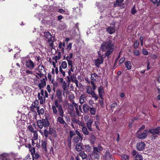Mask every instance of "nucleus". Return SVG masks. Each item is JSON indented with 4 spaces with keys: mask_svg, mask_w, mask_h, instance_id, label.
Segmentation results:
<instances>
[{
    "mask_svg": "<svg viewBox=\"0 0 160 160\" xmlns=\"http://www.w3.org/2000/svg\"><path fill=\"white\" fill-rule=\"evenodd\" d=\"M83 135L81 134L77 130H76L75 132L73 131H71L69 132V135L68 137L67 141L69 144H71V140L72 138H73L72 141L75 143H77L79 140H82L83 138L82 136Z\"/></svg>",
    "mask_w": 160,
    "mask_h": 160,
    "instance_id": "obj_1",
    "label": "nucleus"
},
{
    "mask_svg": "<svg viewBox=\"0 0 160 160\" xmlns=\"http://www.w3.org/2000/svg\"><path fill=\"white\" fill-rule=\"evenodd\" d=\"M100 48L103 51H105L107 50L105 55L106 56H108L111 53L113 48V45L112 43V41L108 40L104 42L101 44Z\"/></svg>",
    "mask_w": 160,
    "mask_h": 160,
    "instance_id": "obj_2",
    "label": "nucleus"
},
{
    "mask_svg": "<svg viewBox=\"0 0 160 160\" xmlns=\"http://www.w3.org/2000/svg\"><path fill=\"white\" fill-rule=\"evenodd\" d=\"M38 127L41 129L43 127L46 128L48 127L49 125L48 120L47 118L42 119L41 120H38L37 121Z\"/></svg>",
    "mask_w": 160,
    "mask_h": 160,
    "instance_id": "obj_3",
    "label": "nucleus"
},
{
    "mask_svg": "<svg viewBox=\"0 0 160 160\" xmlns=\"http://www.w3.org/2000/svg\"><path fill=\"white\" fill-rule=\"evenodd\" d=\"M38 70L39 73H37L36 77L39 78H41L42 76H44L46 74V72L45 68L42 65H40L38 66Z\"/></svg>",
    "mask_w": 160,
    "mask_h": 160,
    "instance_id": "obj_4",
    "label": "nucleus"
},
{
    "mask_svg": "<svg viewBox=\"0 0 160 160\" xmlns=\"http://www.w3.org/2000/svg\"><path fill=\"white\" fill-rule=\"evenodd\" d=\"M98 58L94 60L95 65L97 67H99L100 64L103 63L104 60V58L100 54L99 52H98Z\"/></svg>",
    "mask_w": 160,
    "mask_h": 160,
    "instance_id": "obj_5",
    "label": "nucleus"
},
{
    "mask_svg": "<svg viewBox=\"0 0 160 160\" xmlns=\"http://www.w3.org/2000/svg\"><path fill=\"white\" fill-rule=\"evenodd\" d=\"M24 61L25 62L24 63L26 67L29 69L32 70L34 68L35 65L31 60L30 59L27 60H23L22 61V63H23Z\"/></svg>",
    "mask_w": 160,
    "mask_h": 160,
    "instance_id": "obj_6",
    "label": "nucleus"
},
{
    "mask_svg": "<svg viewBox=\"0 0 160 160\" xmlns=\"http://www.w3.org/2000/svg\"><path fill=\"white\" fill-rule=\"evenodd\" d=\"M59 100H56L55 101V106L58 108V112L60 116L63 117L64 115V112L61 105L59 104L58 103Z\"/></svg>",
    "mask_w": 160,
    "mask_h": 160,
    "instance_id": "obj_7",
    "label": "nucleus"
},
{
    "mask_svg": "<svg viewBox=\"0 0 160 160\" xmlns=\"http://www.w3.org/2000/svg\"><path fill=\"white\" fill-rule=\"evenodd\" d=\"M68 87L69 86L67 85L65 81L62 83V87L63 89L62 95L64 96H65V94H67L69 93Z\"/></svg>",
    "mask_w": 160,
    "mask_h": 160,
    "instance_id": "obj_8",
    "label": "nucleus"
},
{
    "mask_svg": "<svg viewBox=\"0 0 160 160\" xmlns=\"http://www.w3.org/2000/svg\"><path fill=\"white\" fill-rule=\"evenodd\" d=\"M99 152H100L98 150L97 147L93 148V151L92 154L94 156V157L95 159H98L99 158Z\"/></svg>",
    "mask_w": 160,
    "mask_h": 160,
    "instance_id": "obj_9",
    "label": "nucleus"
},
{
    "mask_svg": "<svg viewBox=\"0 0 160 160\" xmlns=\"http://www.w3.org/2000/svg\"><path fill=\"white\" fill-rule=\"evenodd\" d=\"M62 91L60 89L57 90L56 92L55 97L59 100V102H61L62 101Z\"/></svg>",
    "mask_w": 160,
    "mask_h": 160,
    "instance_id": "obj_10",
    "label": "nucleus"
},
{
    "mask_svg": "<svg viewBox=\"0 0 160 160\" xmlns=\"http://www.w3.org/2000/svg\"><path fill=\"white\" fill-rule=\"evenodd\" d=\"M146 146L145 144L142 142H139L137 144V148L139 151L143 150Z\"/></svg>",
    "mask_w": 160,
    "mask_h": 160,
    "instance_id": "obj_11",
    "label": "nucleus"
},
{
    "mask_svg": "<svg viewBox=\"0 0 160 160\" xmlns=\"http://www.w3.org/2000/svg\"><path fill=\"white\" fill-rule=\"evenodd\" d=\"M38 100H36L33 103H32L31 106L30 110L33 112L35 111V108L37 109L38 107Z\"/></svg>",
    "mask_w": 160,
    "mask_h": 160,
    "instance_id": "obj_12",
    "label": "nucleus"
},
{
    "mask_svg": "<svg viewBox=\"0 0 160 160\" xmlns=\"http://www.w3.org/2000/svg\"><path fill=\"white\" fill-rule=\"evenodd\" d=\"M115 26L114 25H112L107 28V31L110 34H112L115 32Z\"/></svg>",
    "mask_w": 160,
    "mask_h": 160,
    "instance_id": "obj_13",
    "label": "nucleus"
},
{
    "mask_svg": "<svg viewBox=\"0 0 160 160\" xmlns=\"http://www.w3.org/2000/svg\"><path fill=\"white\" fill-rule=\"evenodd\" d=\"M98 92L99 96L102 100H103V96L104 94V91L103 88L101 87H99L98 88Z\"/></svg>",
    "mask_w": 160,
    "mask_h": 160,
    "instance_id": "obj_14",
    "label": "nucleus"
},
{
    "mask_svg": "<svg viewBox=\"0 0 160 160\" xmlns=\"http://www.w3.org/2000/svg\"><path fill=\"white\" fill-rule=\"evenodd\" d=\"M93 122V120L90 119L88 120L86 123L87 126L90 131H92V124Z\"/></svg>",
    "mask_w": 160,
    "mask_h": 160,
    "instance_id": "obj_15",
    "label": "nucleus"
},
{
    "mask_svg": "<svg viewBox=\"0 0 160 160\" xmlns=\"http://www.w3.org/2000/svg\"><path fill=\"white\" fill-rule=\"evenodd\" d=\"M46 86V82L44 79L43 78L40 80V82L38 85V87L40 89H41Z\"/></svg>",
    "mask_w": 160,
    "mask_h": 160,
    "instance_id": "obj_16",
    "label": "nucleus"
},
{
    "mask_svg": "<svg viewBox=\"0 0 160 160\" xmlns=\"http://www.w3.org/2000/svg\"><path fill=\"white\" fill-rule=\"evenodd\" d=\"M62 117L60 116L58 117L57 119V121L61 124H63L64 126H65L67 125V124L62 118Z\"/></svg>",
    "mask_w": 160,
    "mask_h": 160,
    "instance_id": "obj_17",
    "label": "nucleus"
},
{
    "mask_svg": "<svg viewBox=\"0 0 160 160\" xmlns=\"http://www.w3.org/2000/svg\"><path fill=\"white\" fill-rule=\"evenodd\" d=\"M75 149L78 152L81 151L83 149L82 143L80 142L78 143L76 146Z\"/></svg>",
    "mask_w": 160,
    "mask_h": 160,
    "instance_id": "obj_18",
    "label": "nucleus"
},
{
    "mask_svg": "<svg viewBox=\"0 0 160 160\" xmlns=\"http://www.w3.org/2000/svg\"><path fill=\"white\" fill-rule=\"evenodd\" d=\"M147 131H144L143 132L138 135V138L140 139L145 138L147 136Z\"/></svg>",
    "mask_w": 160,
    "mask_h": 160,
    "instance_id": "obj_19",
    "label": "nucleus"
},
{
    "mask_svg": "<svg viewBox=\"0 0 160 160\" xmlns=\"http://www.w3.org/2000/svg\"><path fill=\"white\" fill-rule=\"evenodd\" d=\"M38 131L42 135H44L45 138L48 137L49 134L48 131L46 129L44 130L43 132L41 130H39Z\"/></svg>",
    "mask_w": 160,
    "mask_h": 160,
    "instance_id": "obj_20",
    "label": "nucleus"
},
{
    "mask_svg": "<svg viewBox=\"0 0 160 160\" xmlns=\"http://www.w3.org/2000/svg\"><path fill=\"white\" fill-rule=\"evenodd\" d=\"M90 108L89 106L87 104H84L82 106L83 110L85 113L88 112L90 109Z\"/></svg>",
    "mask_w": 160,
    "mask_h": 160,
    "instance_id": "obj_21",
    "label": "nucleus"
},
{
    "mask_svg": "<svg viewBox=\"0 0 160 160\" xmlns=\"http://www.w3.org/2000/svg\"><path fill=\"white\" fill-rule=\"evenodd\" d=\"M44 36L45 38L47 39V40H49L52 38L51 34L48 32H45L44 33Z\"/></svg>",
    "mask_w": 160,
    "mask_h": 160,
    "instance_id": "obj_22",
    "label": "nucleus"
},
{
    "mask_svg": "<svg viewBox=\"0 0 160 160\" xmlns=\"http://www.w3.org/2000/svg\"><path fill=\"white\" fill-rule=\"evenodd\" d=\"M98 78V76L95 73H92L91 74V79L93 81H96Z\"/></svg>",
    "mask_w": 160,
    "mask_h": 160,
    "instance_id": "obj_23",
    "label": "nucleus"
},
{
    "mask_svg": "<svg viewBox=\"0 0 160 160\" xmlns=\"http://www.w3.org/2000/svg\"><path fill=\"white\" fill-rule=\"evenodd\" d=\"M21 73L22 75H24L25 74H32V72L28 70H24L22 71L21 70Z\"/></svg>",
    "mask_w": 160,
    "mask_h": 160,
    "instance_id": "obj_24",
    "label": "nucleus"
},
{
    "mask_svg": "<svg viewBox=\"0 0 160 160\" xmlns=\"http://www.w3.org/2000/svg\"><path fill=\"white\" fill-rule=\"evenodd\" d=\"M36 127V125L34 124L32 125H29L28 126V128L29 129V130L31 132H32L34 131H35V130H34V128H35Z\"/></svg>",
    "mask_w": 160,
    "mask_h": 160,
    "instance_id": "obj_25",
    "label": "nucleus"
},
{
    "mask_svg": "<svg viewBox=\"0 0 160 160\" xmlns=\"http://www.w3.org/2000/svg\"><path fill=\"white\" fill-rule=\"evenodd\" d=\"M79 155L82 157V159L86 158L87 155L85 153L84 151H81L79 153Z\"/></svg>",
    "mask_w": 160,
    "mask_h": 160,
    "instance_id": "obj_26",
    "label": "nucleus"
},
{
    "mask_svg": "<svg viewBox=\"0 0 160 160\" xmlns=\"http://www.w3.org/2000/svg\"><path fill=\"white\" fill-rule=\"evenodd\" d=\"M149 132L153 134H158L159 133V130L158 128L155 129H153L150 130L149 131Z\"/></svg>",
    "mask_w": 160,
    "mask_h": 160,
    "instance_id": "obj_27",
    "label": "nucleus"
},
{
    "mask_svg": "<svg viewBox=\"0 0 160 160\" xmlns=\"http://www.w3.org/2000/svg\"><path fill=\"white\" fill-rule=\"evenodd\" d=\"M85 98L86 96L85 95L82 94L81 96L79 98V101L81 104L84 102Z\"/></svg>",
    "mask_w": 160,
    "mask_h": 160,
    "instance_id": "obj_28",
    "label": "nucleus"
},
{
    "mask_svg": "<svg viewBox=\"0 0 160 160\" xmlns=\"http://www.w3.org/2000/svg\"><path fill=\"white\" fill-rule=\"evenodd\" d=\"M125 64L126 68L128 70H130L131 68V64L129 61H128L125 62Z\"/></svg>",
    "mask_w": 160,
    "mask_h": 160,
    "instance_id": "obj_29",
    "label": "nucleus"
},
{
    "mask_svg": "<svg viewBox=\"0 0 160 160\" xmlns=\"http://www.w3.org/2000/svg\"><path fill=\"white\" fill-rule=\"evenodd\" d=\"M37 110L39 115H42L44 113V110L43 108H41L39 109V107H38L37 108Z\"/></svg>",
    "mask_w": 160,
    "mask_h": 160,
    "instance_id": "obj_30",
    "label": "nucleus"
},
{
    "mask_svg": "<svg viewBox=\"0 0 160 160\" xmlns=\"http://www.w3.org/2000/svg\"><path fill=\"white\" fill-rule=\"evenodd\" d=\"M105 158L106 160H111L112 158L110 153L108 152H106Z\"/></svg>",
    "mask_w": 160,
    "mask_h": 160,
    "instance_id": "obj_31",
    "label": "nucleus"
},
{
    "mask_svg": "<svg viewBox=\"0 0 160 160\" xmlns=\"http://www.w3.org/2000/svg\"><path fill=\"white\" fill-rule=\"evenodd\" d=\"M92 149L91 147L89 145H85V150L87 152H91Z\"/></svg>",
    "mask_w": 160,
    "mask_h": 160,
    "instance_id": "obj_32",
    "label": "nucleus"
},
{
    "mask_svg": "<svg viewBox=\"0 0 160 160\" xmlns=\"http://www.w3.org/2000/svg\"><path fill=\"white\" fill-rule=\"evenodd\" d=\"M58 12L60 13L65 14H68V12L67 9L63 10L62 9H59Z\"/></svg>",
    "mask_w": 160,
    "mask_h": 160,
    "instance_id": "obj_33",
    "label": "nucleus"
},
{
    "mask_svg": "<svg viewBox=\"0 0 160 160\" xmlns=\"http://www.w3.org/2000/svg\"><path fill=\"white\" fill-rule=\"evenodd\" d=\"M57 107L54 105H52V113L54 115H56L57 114L58 111L57 109Z\"/></svg>",
    "mask_w": 160,
    "mask_h": 160,
    "instance_id": "obj_34",
    "label": "nucleus"
},
{
    "mask_svg": "<svg viewBox=\"0 0 160 160\" xmlns=\"http://www.w3.org/2000/svg\"><path fill=\"white\" fill-rule=\"evenodd\" d=\"M82 132L84 134L86 135H88V134L89 132L88 130L86 127H85L84 126L83 127H82Z\"/></svg>",
    "mask_w": 160,
    "mask_h": 160,
    "instance_id": "obj_35",
    "label": "nucleus"
},
{
    "mask_svg": "<svg viewBox=\"0 0 160 160\" xmlns=\"http://www.w3.org/2000/svg\"><path fill=\"white\" fill-rule=\"evenodd\" d=\"M47 42L48 45L52 48L53 47V42L52 40L51 39L47 40Z\"/></svg>",
    "mask_w": 160,
    "mask_h": 160,
    "instance_id": "obj_36",
    "label": "nucleus"
},
{
    "mask_svg": "<svg viewBox=\"0 0 160 160\" xmlns=\"http://www.w3.org/2000/svg\"><path fill=\"white\" fill-rule=\"evenodd\" d=\"M38 99L40 100V103L41 104H43V102H44V100L43 99V96H41L40 93H38Z\"/></svg>",
    "mask_w": 160,
    "mask_h": 160,
    "instance_id": "obj_37",
    "label": "nucleus"
},
{
    "mask_svg": "<svg viewBox=\"0 0 160 160\" xmlns=\"http://www.w3.org/2000/svg\"><path fill=\"white\" fill-rule=\"evenodd\" d=\"M8 156V154L6 153H3L0 155V157L2 160L6 159Z\"/></svg>",
    "mask_w": 160,
    "mask_h": 160,
    "instance_id": "obj_38",
    "label": "nucleus"
},
{
    "mask_svg": "<svg viewBox=\"0 0 160 160\" xmlns=\"http://www.w3.org/2000/svg\"><path fill=\"white\" fill-rule=\"evenodd\" d=\"M124 0H116V2L114 4V6L115 7L119 6L121 3Z\"/></svg>",
    "mask_w": 160,
    "mask_h": 160,
    "instance_id": "obj_39",
    "label": "nucleus"
},
{
    "mask_svg": "<svg viewBox=\"0 0 160 160\" xmlns=\"http://www.w3.org/2000/svg\"><path fill=\"white\" fill-rule=\"evenodd\" d=\"M143 158L141 154H138L136 155L135 160H142Z\"/></svg>",
    "mask_w": 160,
    "mask_h": 160,
    "instance_id": "obj_40",
    "label": "nucleus"
},
{
    "mask_svg": "<svg viewBox=\"0 0 160 160\" xmlns=\"http://www.w3.org/2000/svg\"><path fill=\"white\" fill-rule=\"evenodd\" d=\"M42 147L43 149L47 152V143L45 141H43L42 142Z\"/></svg>",
    "mask_w": 160,
    "mask_h": 160,
    "instance_id": "obj_41",
    "label": "nucleus"
},
{
    "mask_svg": "<svg viewBox=\"0 0 160 160\" xmlns=\"http://www.w3.org/2000/svg\"><path fill=\"white\" fill-rule=\"evenodd\" d=\"M61 67L63 69H66L67 67V62L65 61H63L61 63Z\"/></svg>",
    "mask_w": 160,
    "mask_h": 160,
    "instance_id": "obj_42",
    "label": "nucleus"
},
{
    "mask_svg": "<svg viewBox=\"0 0 160 160\" xmlns=\"http://www.w3.org/2000/svg\"><path fill=\"white\" fill-rule=\"evenodd\" d=\"M72 81L73 82L75 83L76 84V86L77 87H78V81L77 80L76 78H73L72 77L70 78Z\"/></svg>",
    "mask_w": 160,
    "mask_h": 160,
    "instance_id": "obj_43",
    "label": "nucleus"
},
{
    "mask_svg": "<svg viewBox=\"0 0 160 160\" xmlns=\"http://www.w3.org/2000/svg\"><path fill=\"white\" fill-rule=\"evenodd\" d=\"M29 151L31 152V155H33L35 152V148L32 146L29 147Z\"/></svg>",
    "mask_w": 160,
    "mask_h": 160,
    "instance_id": "obj_44",
    "label": "nucleus"
},
{
    "mask_svg": "<svg viewBox=\"0 0 160 160\" xmlns=\"http://www.w3.org/2000/svg\"><path fill=\"white\" fill-rule=\"evenodd\" d=\"M89 110L90 112V113L92 115H94L95 114L96 111L95 109L94 108H90Z\"/></svg>",
    "mask_w": 160,
    "mask_h": 160,
    "instance_id": "obj_45",
    "label": "nucleus"
},
{
    "mask_svg": "<svg viewBox=\"0 0 160 160\" xmlns=\"http://www.w3.org/2000/svg\"><path fill=\"white\" fill-rule=\"evenodd\" d=\"M32 155L33 160L34 159H37L39 157V155L37 153H35V154H34L33 155Z\"/></svg>",
    "mask_w": 160,
    "mask_h": 160,
    "instance_id": "obj_46",
    "label": "nucleus"
},
{
    "mask_svg": "<svg viewBox=\"0 0 160 160\" xmlns=\"http://www.w3.org/2000/svg\"><path fill=\"white\" fill-rule=\"evenodd\" d=\"M90 95H91L92 97L94 98L95 100H96L98 99V96L95 93L94 91L92 92V93Z\"/></svg>",
    "mask_w": 160,
    "mask_h": 160,
    "instance_id": "obj_47",
    "label": "nucleus"
},
{
    "mask_svg": "<svg viewBox=\"0 0 160 160\" xmlns=\"http://www.w3.org/2000/svg\"><path fill=\"white\" fill-rule=\"evenodd\" d=\"M93 91L92 90L91 88L89 87H88L87 88V92L89 94H91L92 92H93Z\"/></svg>",
    "mask_w": 160,
    "mask_h": 160,
    "instance_id": "obj_48",
    "label": "nucleus"
},
{
    "mask_svg": "<svg viewBox=\"0 0 160 160\" xmlns=\"http://www.w3.org/2000/svg\"><path fill=\"white\" fill-rule=\"evenodd\" d=\"M73 54L72 53H70L69 54V56H67L66 57V59L67 61L71 60V59L72 58Z\"/></svg>",
    "mask_w": 160,
    "mask_h": 160,
    "instance_id": "obj_49",
    "label": "nucleus"
},
{
    "mask_svg": "<svg viewBox=\"0 0 160 160\" xmlns=\"http://www.w3.org/2000/svg\"><path fill=\"white\" fill-rule=\"evenodd\" d=\"M33 138L34 140H36L38 138V135L37 132L36 130H35L34 132H33Z\"/></svg>",
    "mask_w": 160,
    "mask_h": 160,
    "instance_id": "obj_50",
    "label": "nucleus"
},
{
    "mask_svg": "<svg viewBox=\"0 0 160 160\" xmlns=\"http://www.w3.org/2000/svg\"><path fill=\"white\" fill-rule=\"evenodd\" d=\"M122 158L123 160H126L129 159V157L127 155H123L122 156Z\"/></svg>",
    "mask_w": 160,
    "mask_h": 160,
    "instance_id": "obj_51",
    "label": "nucleus"
},
{
    "mask_svg": "<svg viewBox=\"0 0 160 160\" xmlns=\"http://www.w3.org/2000/svg\"><path fill=\"white\" fill-rule=\"evenodd\" d=\"M68 97L69 99L71 100H73L75 98L74 95L72 93L69 94Z\"/></svg>",
    "mask_w": 160,
    "mask_h": 160,
    "instance_id": "obj_52",
    "label": "nucleus"
},
{
    "mask_svg": "<svg viewBox=\"0 0 160 160\" xmlns=\"http://www.w3.org/2000/svg\"><path fill=\"white\" fill-rule=\"evenodd\" d=\"M76 122L80 126H81L82 127H83L84 126L83 123L82 122L80 121L79 120L77 121Z\"/></svg>",
    "mask_w": 160,
    "mask_h": 160,
    "instance_id": "obj_53",
    "label": "nucleus"
},
{
    "mask_svg": "<svg viewBox=\"0 0 160 160\" xmlns=\"http://www.w3.org/2000/svg\"><path fill=\"white\" fill-rule=\"evenodd\" d=\"M91 142L93 143L95 142L96 139V138L95 136L93 135H92L91 136Z\"/></svg>",
    "mask_w": 160,
    "mask_h": 160,
    "instance_id": "obj_54",
    "label": "nucleus"
},
{
    "mask_svg": "<svg viewBox=\"0 0 160 160\" xmlns=\"http://www.w3.org/2000/svg\"><path fill=\"white\" fill-rule=\"evenodd\" d=\"M154 3H156L158 5L160 3V0H151Z\"/></svg>",
    "mask_w": 160,
    "mask_h": 160,
    "instance_id": "obj_55",
    "label": "nucleus"
},
{
    "mask_svg": "<svg viewBox=\"0 0 160 160\" xmlns=\"http://www.w3.org/2000/svg\"><path fill=\"white\" fill-rule=\"evenodd\" d=\"M67 61L68 62V66H70V67H73L72 62V60H68V61Z\"/></svg>",
    "mask_w": 160,
    "mask_h": 160,
    "instance_id": "obj_56",
    "label": "nucleus"
},
{
    "mask_svg": "<svg viewBox=\"0 0 160 160\" xmlns=\"http://www.w3.org/2000/svg\"><path fill=\"white\" fill-rule=\"evenodd\" d=\"M118 106V104L116 102H115L112 103L111 105V108H113L115 107H117Z\"/></svg>",
    "mask_w": 160,
    "mask_h": 160,
    "instance_id": "obj_57",
    "label": "nucleus"
},
{
    "mask_svg": "<svg viewBox=\"0 0 160 160\" xmlns=\"http://www.w3.org/2000/svg\"><path fill=\"white\" fill-rule=\"evenodd\" d=\"M142 52L143 54L145 55H147L148 54V52L145 49H143L142 50Z\"/></svg>",
    "mask_w": 160,
    "mask_h": 160,
    "instance_id": "obj_58",
    "label": "nucleus"
},
{
    "mask_svg": "<svg viewBox=\"0 0 160 160\" xmlns=\"http://www.w3.org/2000/svg\"><path fill=\"white\" fill-rule=\"evenodd\" d=\"M59 71L62 73V75H63V76H65V72H64V71H63L61 67V66H60V67H59Z\"/></svg>",
    "mask_w": 160,
    "mask_h": 160,
    "instance_id": "obj_59",
    "label": "nucleus"
},
{
    "mask_svg": "<svg viewBox=\"0 0 160 160\" xmlns=\"http://www.w3.org/2000/svg\"><path fill=\"white\" fill-rule=\"evenodd\" d=\"M134 54L136 56H138L140 55V52L138 50H135L134 51Z\"/></svg>",
    "mask_w": 160,
    "mask_h": 160,
    "instance_id": "obj_60",
    "label": "nucleus"
},
{
    "mask_svg": "<svg viewBox=\"0 0 160 160\" xmlns=\"http://www.w3.org/2000/svg\"><path fill=\"white\" fill-rule=\"evenodd\" d=\"M72 47V43H69L68 45L67 46V48L68 49V50H70L71 49Z\"/></svg>",
    "mask_w": 160,
    "mask_h": 160,
    "instance_id": "obj_61",
    "label": "nucleus"
},
{
    "mask_svg": "<svg viewBox=\"0 0 160 160\" xmlns=\"http://www.w3.org/2000/svg\"><path fill=\"white\" fill-rule=\"evenodd\" d=\"M125 60V58L124 57H122L119 60V62L120 64L122 63Z\"/></svg>",
    "mask_w": 160,
    "mask_h": 160,
    "instance_id": "obj_62",
    "label": "nucleus"
},
{
    "mask_svg": "<svg viewBox=\"0 0 160 160\" xmlns=\"http://www.w3.org/2000/svg\"><path fill=\"white\" fill-rule=\"evenodd\" d=\"M139 45V42L138 41H136L134 44V48H137Z\"/></svg>",
    "mask_w": 160,
    "mask_h": 160,
    "instance_id": "obj_63",
    "label": "nucleus"
},
{
    "mask_svg": "<svg viewBox=\"0 0 160 160\" xmlns=\"http://www.w3.org/2000/svg\"><path fill=\"white\" fill-rule=\"evenodd\" d=\"M53 59L56 62H57L58 60L60 58H59L57 56H56L53 58Z\"/></svg>",
    "mask_w": 160,
    "mask_h": 160,
    "instance_id": "obj_64",
    "label": "nucleus"
}]
</instances>
